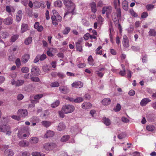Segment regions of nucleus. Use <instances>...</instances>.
<instances>
[{
	"label": "nucleus",
	"mask_w": 156,
	"mask_h": 156,
	"mask_svg": "<svg viewBox=\"0 0 156 156\" xmlns=\"http://www.w3.org/2000/svg\"><path fill=\"white\" fill-rule=\"evenodd\" d=\"M70 30V28L69 27H66L63 31V33L64 34H67L69 32Z\"/></svg>",
	"instance_id": "obj_43"
},
{
	"label": "nucleus",
	"mask_w": 156,
	"mask_h": 156,
	"mask_svg": "<svg viewBox=\"0 0 156 156\" xmlns=\"http://www.w3.org/2000/svg\"><path fill=\"white\" fill-rule=\"evenodd\" d=\"M83 98L82 97H78L74 99V102L76 103H80L83 101Z\"/></svg>",
	"instance_id": "obj_33"
},
{
	"label": "nucleus",
	"mask_w": 156,
	"mask_h": 156,
	"mask_svg": "<svg viewBox=\"0 0 156 156\" xmlns=\"http://www.w3.org/2000/svg\"><path fill=\"white\" fill-rule=\"evenodd\" d=\"M3 23L6 25H10L13 23L12 19L11 17H8L3 20Z\"/></svg>",
	"instance_id": "obj_10"
},
{
	"label": "nucleus",
	"mask_w": 156,
	"mask_h": 156,
	"mask_svg": "<svg viewBox=\"0 0 156 156\" xmlns=\"http://www.w3.org/2000/svg\"><path fill=\"white\" fill-rule=\"evenodd\" d=\"M24 81L22 80H16V86L19 87L22 86L24 83Z\"/></svg>",
	"instance_id": "obj_27"
},
{
	"label": "nucleus",
	"mask_w": 156,
	"mask_h": 156,
	"mask_svg": "<svg viewBox=\"0 0 156 156\" xmlns=\"http://www.w3.org/2000/svg\"><path fill=\"white\" fill-rule=\"evenodd\" d=\"M131 48L133 51H139L140 49V48L138 46H132Z\"/></svg>",
	"instance_id": "obj_47"
},
{
	"label": "nucleus",
	"mask_w": 156,
	"mask_h": 156,
	"mask_svg": "<svg viewBox=\"0 0 156 156\" xmlns=\"http://www.w3.org/2000/svg\"><path fill=\"white\" fill-rule=\"evenodd\" d=\"M121 109V106L120 104H117V105L115 108H114V110L115 112H118Z\"/></svg>",
	"instance_id": "obj_46"
},
{
	"label": "nucleus",
	"mask_w": 156,
	"mask_h": 156,
	"mask_svg": "<svg viewBox=\"0 0 156 156\" xmlns=\"http://www.w3.org/2000/svg\"><path fill=\"white\" fill-rule=\"evenodd\" d=\"M43 96L42 94H37L34 96V99L35 100H39L42 98Z\"/></svg>",
	"instance_id": "obj_52"
},
{
	"label": "nucleus",
	"mask_w": 156,
	"mask_h": 156,
	"mask_svg": "<svg viewBox=\"0 0 156 156\" xmlns=\"http://www.w3.org/2000/svg\"><path fill=\"white\" fill-rule=\"evenodd\" d=\"M122 5L124 9L126 11L128 10V3L127 1L125 0L123 1Z\"/></svg>",
	"instance_id": "obj_25"
},
{
	"label": "nucleus",
	"mask_w": 156,
	"mask_h": 156,
	"mask_svg": "<svg viewBox=\"0 0 156 156\" xmlns=\"http://www.w3.org/2000/svg\"><path fill=\"white\" fill-rule=\"evenodd\" d=\"M148 16V14L147 12H144L141 14V17L142 19L146 18Z\"/></svg>",
	"instance_id": "obj_53"
},
{
	"label": "nucleus",
	"mask_w": 156,
	"mask_h": 156,
	"mask_svg": "<svg viewBox=\"0 0 156 156\" xmlns=\"http://www.w3.org/2000/svg\"><path fill=\"white\" fill-rule=\"evenodd\" d=\"M90 37V34L89 33H87L84 35L83 38L85 40H87Z\"/></svg>",
	"instance_id": "obj_64"
},
{
	"label": "nucleus",
	"mask_w": 156,
	"mask_h": 156,
	"mask_svg": "<svg viewBox=\"0 0 156 156\" xmlns=\"http://www.w3.org/2000/svg\"><path fill=\"white\" fill-rule=\"evenodd\" d=\"M154 5L149 4L146 6V8L148 11H150L152 9L154 8Z\"/></svg>",
	"instance_id": "obj_41"
},
{
	"label": "nucleus",
	"mask_w": 156,
	"mask_h": 156,
	"mask_svg": "<svg viewBox=\"0 0 156 156\" xmlns=\"http://www.w3.org/2000/svg\"><path fill=\"white\" fill-rule=\"evenodd\" d=\"M90 5L91 8L92 12L95 13L97 11L96 5L94 2H92L90 4Z\"/></svg>",
	"instance_id": "obj_20"
},
{
	"label": "nucleus",
	"mask_w": 156,
	"mask_h": 156,
	"mask_svg": "<svg viewBox=\"0 0 156 156\" xmlns=\"http://www.w3.org/2000/svg\"><path fill=\"white\" fill-rule=\"evenodd\" d=\"M55 146L56 144L54 143H48L44 145V147L46 149L49 150L55 147Z\"/></svg>",
	"instance_id": "obj_11"
},
{
	"label": "nucleus",
	"mask_w": 156,
	"mask_h": 156,
	"mask_svg": "<svg viewBox=\"0 0 156 156\" xmlns=\"http://www.w3.org/2000/svg\"><path fill=\"white\" fill-rule=\"evenodd\" d=\"M31 72L34 76H37L40 73V71L37 66L33 67L31 69Z\"/></svg>",
	"instance_id": "obj_5"
},
{
	"label": "nucleus",
	"mask_w": 156,
	"mask_h": 156,
	"mask_svg": "<svg viewBox=\"0 0 156 156\" xmlns=\"http://www.w3.org/2000/svg\"><path fill=\"white\" fill-rule=\"evenodd\" d=\"M4 154L5 156H13L14 152L11 149H7L4 151Z\"/></svg>",
	"instance_id": "obj_16"
},
{
	"label": "nucleus",
	"mask_w": 156,
	"mask_h": 156,
	"mask_svg": "<svg viewBox=\"0 0 156 156\" xmlns=\"http://www.w3.org/2000/svg\"><path fill=\"white\" fill-rule=\"evenodd\" d=\"M40 57H39V55H37L34 59V63H36L38 62L39 60H40Z\"/></svg>",
	"instance_id": "obj_58"
},
{
	"label": "nucleus",
	"mask_w": 156,
	"mask_h": 156,
	"mask_svg": "<svg viewBox=\"0 0 156 156\" xmlns=\"http://www.w3.org/2000/svg\"><path fill=\"white\" fill-rule=\"evenodd\" d=\"M9 126L8 125H2L0 126V132L5 133L9 129Z\"/></svg>",
	"instance_id": "obj_14"
},
{
	"label": "nucleus",
	"mask_w": 156,
	"mask_h": 156,
	"mask_svg": "<svg viewBox=\"0 0 156 156\" xmlns=\"http://www.w3.org/2000/svg\"><path fill=\"white\" fill-rule=\"evenodd\" d=\"M32 41V38L31 37H28L26 38L25 41V43L26 45H28L30 44Z\"/></svg>",
	"instance_id": "obj_32"
},
{
	"label": "nucleus",
	"mask_w": 156,
	"mask_h": 156,
	"mask_svg": "<svg viewBox=\"0 0 156 156\" xmlns=\"http://www.w3.org/2000/svg\"><path fill=\"white\" fill-rule=\"evenodd\" d=\"M54 135V132L51 130H48L44 136L46 138L52 137Z\"/></svg>",
	"instance_id": "obj_18"
},
{
	"label": "nucleus",
	"mask_w": 156,
	"mask_h": 156,
	"mask_svg": "<svg viewBox=\"0 0 156 156\" xmlns=\"http://www.w3.org/2000/svg\"><path fill=\"white\" fill-rule=\"evenodd\" d=\"M50 85L51 87H54L59 86V84L58 82H55L51 83Z\"/></svg>",
	"instance_id": "obj_38"
},
{
	"label": "nucleus",
	"mask_w": 156,
	"mask_h": 156,
	"mask_svg": "<svg viewBox=\"0 0 156 156\" xmlns=\"http://www.w3.org/2000/svg\"><path fill=\"white\" fill-rule=\"evenodd\" d=\"M42 124L46 127H48L51 124V122L48 121H43L41 122Z\"/></svg>",
	"instance_id": "obj_24"
},
{
	"label": "nucleus",
	"mask_w": 156,
	"mask_h": 156,
	"mask_svg": "<svg viewBox=\"0 0 156 156\" xmlns=\"http://www.w3.org/2000/svg\"><path fill=\"white\" fill-rule=\"evenodd\" d=\"M39 57H40V60L43 61L46 58L47 56L45 54H43L41 55H39Z\"/></svg>",
	"instance_id": "obj_51"
},
{
	"label": "nucleus",
	"mask_w": 156,
	"mask_h": 156,
	"mask_svg": "<svg viewBox=\"0 0 156 156\" xmlns=\"http://www.w3.org/2000/svg\"><path fill=\"white\" fill-rule=\"evenodd\" d=\"M118 2L116 1H115L114 2V5L115 9H116V15L117 18L120 19L121 14L120 8V1L119 0H117Z\"/></svg>",
	"instance_id": "obj_4"
},
{
	"label": "nucleus",
	"mask_w": 156,
	"mask_h": 156,
	"mask_svg": "<svg viewBox=\"0 0 156 156\" xmlns=\"http://www.w3.org/2000/svg\"><path fill=\"white\" fill-rule=\"evenodd\" d=\"M88 61L89 64L90 65H93V60L92 56L90 55L89 56L88 58Z\"/></svg>",
	"instance_id": "obj_44"
},
{
	"label": "nucleus",
	"mask_w": 156,
	"mask_h": 156,
	"mask_svg": "<svg viewBox=\"0 0 156 156\" xmlns=\"http://www.w3.org/2000/svg\"><path fill=\"white\" fill-rule=\"evenodd\" d=\"M122 120L123 122L126 123H127L129 122V120L125 117H122Z\"/></svg>",
	"instance_id": "obj_62"
},
{
	"label": "nucleus",
	"mask_w": 156,
	"mask_h": 156,
	"mask_svg": "<svg viewBox=\"0 0 156 156\" xmlns=\"http://www.w3.org/2000/svg\"><path fill=\"white\" fill-rule=\"evenodd\" d=\"M96 72L98 76L100 77H102L104 74V73H102L98 71H96Z\"/></svg>",
	"instance_id": "obj_50"
},
{
	"label": "nucleus",
	"mask_w": 156,
	"mask_h": 156,
	"mask_svg": "<svg viewBox=\"0 0 156 156\" xmlns=\"http://www.w3.org/2000/svg\"><path fill=\"white\" fill-rule=\"evenodd\" d=\"M38 139L36 137H33L30 139V142L32 144H36L38 142Z\"/></svg>",
	"instance_id": "obj_29"
},
{
	"label": "nucleus",
	"mask_w": 156,
	"mask_h": 156,
	"mask_svg": "<svg viewBox=\"0 0 156 156\" xmlns=\"http://www.w3.org/2000/svg\"><path fill=\"white\" fill-rule=\"evenodd\" d=\"M69 137H70L69 135H64L62 137L61 140L62 142H66L68 140Z\"/></svg>",
	"instance_id": "obj_30"
},
{
	"label": "nucleus",
	"mask_w": 156,
	"mask_h": 156,
	"mask_svg": "<svg viewBox=\"0 0 156 156\" xmlns=\"http://www.w3.org/2000/svg\"><path fill=\"white\" fill-rule=\"evenodd\" d=\"M128 94L130 96H133L135 94V92L133 90H131L129 91Z\"/></svg>",
	"instance_id": "obj_61"
},
{
	"label": "nucleus",
	"mask_w": 156,
	"mask_h": 156,
	"mask_svg": "<svg viewBox=\"0 0 156 156\" xmlns=\"http://www.w3.org/2000/svg\"><path fill=\"white\" fill-rule=\"evenodd\" d=\"M92 106L90 103L89 102H84L83 103L82 107L83 108L87 109L90 108Z\"/></svg>",
	"instance_id": "obj_17"
},
{
	"label": "nucleus",
	"mask_w": 156,
	"mask_h": 156,
	"mask_svg": "<svg viewBox=\"0 0 156 156\" xmlns=\"http://www.w3.org/2000/svg\"><path fill=\"white\" fill-rule=\"evenodd\" d=\"M21 71L23 73H27L29 72V69L28 67H24L22 68Z\"/></svg>",
	"instance_id": "obj_40"
},
{
	"label": "nucleus",
	"mask_w": 156,
	"mask_h": 156,
	"mask_svg": "<svg viewBox=\"0 0 156 156\" xmlns=\"http://www.w3.org/2000/svg\"><path fill=\"white\" fill-rule=\"evenodd\" d=\"M28 29V26L27 24L23 23L21 27V32L23 33L26 32Z\"/></svg>",
	"instance_id": "obj_21"
},
{
	"label": "nucleus",
	"mask_w": 156,
	"mask_h": 156,
	"mask_svg": "<svg viewBox=\"0 0 156 156\" xmlns=\"http://www.w3.org/2000/svg\"><path fill=\"white\" fill-rule=\"evenodd\" d=\"M31 80L34 82H38L40 81L39 78L37 77H32L30 78Z\"/></svg>",
	"instance_id": "obj_49"
},
{
	"label": "nucleus",
	"mask_w": 156,
	"mask_h": 156,
	"mask_svg": "<svg viewBox=\"0 0 156 156\" xmlns=\"http://www.w3.org/2000/svg\"><path fill=\"white\" fill-rule=\"evenodd\" d=\"M102 104L105 106L108 105L111 103V100L108 98H105L101 101Z\"/></svg>",
	"instance_id": "obj_15"
},
{
	"label": "nucleus",
	"mask_w": 156,
	"mask_h": 156,
	"mask_svg": "<svg viewBox=\"0 0 156 156\" xmlns=\"http://www.w3.org/2000/svg\"><path fill=\"white\" fill-rule=\"evenodd\" d=\"M72 86L76 88H80L83 87V83L80 81L74 82L72 84Z\"/></svg>",
	"instance_id": "obj_13"
},
{
	"label": "nucleus",
	"mask_w": 156,
	"mask_h": 156,
	"mask_svg": "<svg viewBox=\"0 0 156 156\" xmlns=\"http://www.w3.org/2000/svg\"><path fill=\"white\" fill-rule=\"evenodd\" d=\"M19 145L20 147H25L28 146L29 144L24 140H21L19 142Z\"/></svg>",
	"instance_id": "obj_23"
},
{
	"label": "nucleus",
	"mask_w": 156,
	"mask_h": 156,
	"mask_svg": "<svg viewBox=\"0 0 156 156\" xmlns=\"http://www.w3.org/2000/svg\"><path fill=\"white\" fill-rule=\"evenodd\" d=\"M30 154L29 152L25 151L22 153V156H30Z\"/></svg>",
	"instance_id": "obj_60"
},
{
	"label": "nucleus",
	"mask_w": 156,
	"mask_h": 156,
	"mask_svg": "<svg viewBox=\"0 0 156 156\" xmlns=\"http://www.w3.org/2000/svg\"><path fill=\"white\" fill-rule=\"evenodd\" d=\"M126 136V134L124 133H122L118 135V137L120 139H122Z\"/></svg>",
	"instance_id": "obj_54"
},
{
	"label": "nucleus",
	"mask_w": 156,
	"mask_h": 156,
	"mask_svg": "<svg viewBox=\"0 0 156 156\" xmlns=\"http://www.w3.org/2000/svg\"><path fill=\"white\" fill-rule=\"evenodd\" d=\"M63 3L68 10H72L70 12L71 14L72 15L74 14L75 6L72 1L71 0H64L63 1Z\"/></svg>",
	"instance_id": "obj_2"
},
{
	"label": "nucleus",
	"mask_w": 156,
	"mask_h": 156,
	"mask_svg": "<svg viewBox=\"0 0 156 156\" xmlns=\"http://www.w3.org/2000/svg\"><path fill=\"white\" fill-rule=\"evenodd\" d=\"M104 122L107 126H108L111 124L110 120L108 118H105L104 120Z\"/></svg>",
	"instance_id": "obj_42"
},
{
	"label": "nucleus",
	"mask_w": 156,
	"mask_h": 156,
	"mask_svg": "<svg viewBox=\"0 0 156 156\" xmlns=\"http://www.w3.org/2000/svg\"><path fill=\"white\" fill-rule=\"evenodd\" d=\"M32 155L33 156H44L45 154L43 153H41L38 152H34L32 153Z\"/></svg>",
	"instance_id": "obj_31"
},
{
	"label": "nucleus",
	"mask_w": 156,
	"mask_h": 156,
	"mask_svg": "<svg viewBox=\"0 0 156 156\" xmlns=\"http://www.w3.org/2000/svg\"><path fill=\"white\" fill-rule=\"evenodd\" d=\"M23 96L22 94H19L17 96V99L18 100L20 101L23 98Z\"/></svg>",
	"instance_id": "obj_59"
},
{
	"label": "nucleus",
	"mask_w": 156,
	"mask_h": 156,
	"mask_svg": "<svg viewBox=\"0 0 156 156\" xmlns=\"http://www.w3.org/2000/svg\"><path fill=\"white\" fill-rule=\"evenodd\" d=\"M147 61V56L146 55H145L142 58V62L143 63H146Z\"/></svg>",
	"instance_id": "obj_55"
},
{
	"label": "nucleus",
	"mask_w": 156,
	"mask_h": 156,
	"mask_svg": "<svg viewBox=\"0 0 156 156\" xmlns=\"http://www.w3.org/2000/svg\"><path fill=\"white\" fill-rule=\"evenodd\" d=\"M59 101H58L57 100L55 102L51 104V106L52 107L54 108L57 107L59 105Z\"/></svg>",
	"instance_id": "obj_39"
},
{
	"label": "nucleus",
	"mask_w": 156,
	"mask_h": 156,
	"mask_svg": "<svg viewBox=\"0 0 156 156\" xmlns=\"http://www.w3.org/2000/svg\"><path fill=\"white\" fill-rule=\"evenodd\" d=\"M34 6H35V7L37 8H39L41 6V5L42 4V3H41L39 2L36 1L34 2Z\"/></svg>",
	"instance_id": "obj_48"
},
{
	"label": "nucleus",
	"mask_w": 156,
	"mask_h": 156,
	"mask_svg": "<svg viewBox=\"0 0 156 156\" xmlns=\"http://www.w3.org/2000/svg\"><path fill=\"white\" fill-rule=\"evenodd\" d=\"M59 90L64 94H67L69 92V89L66 86H62L59 87Z\"/></svg>",
	"instance_id": "obj_8"
},
{
	"label": "nucleus",
	"mask_w": 156,
	"mask_h": 156,
	"mask_svg": "<svg viewBox=\"0 0 156 156\" xmlns=\"http://www.w3.org/2000/svg\"><path fill=\"white\" fill-rule=\"evenodd\" d=\"M151 100L147 98H144L142 99L140 102V105L142 106H145L148 103L151 102Z\"/></svg>",
	"instance_id": "obj_12"
},
{
	"label": "nucleus",
	"mask_w": 156,
	"mask_h": 156,
	"mask_svg": "<svg viewBox=\"0 0 156 156\" xmlns=\"http://www.w3.org/2000/svg\"><path fill=\"white\" fill-rule=\"evenodd\" d=\"M75 109V108L73 105H68L62 107V111L65 114H67L73 112Z\"/></svg>",
	"instance_id": "obj_3"
},
{
	"label": "nucleus",
	"mask_w": 156,
	"mask_h": 156,
	"mask_svg": "<svg viewBox=\"0 0 156 156\" xmlns=\"http://www.w3.org/2000/svg\"><path fill=\"white\" fill-rule=\"evenodd\" d=\"M62 5V2L59 0H57L54 3V5L56 7H61Z\"/></svg>",
	"instance_id": "obj_28"
},
{
	"label": "nucleus",
	"mask_w": 156,
	"mask_h": 156,
	"mask_svg": "<svg viewBox=\"0 0 156 156\" xmlns=\"http://www.w3.org/2000/svg\"><path fill=\"white\" fill-rule=\"evenodd\" d=\"M76 47L77 50L80 52H81L82 51V48L81 44H80L79 42L76 43Z\"/></svg>",
	"instance_id": "obj_26"
},
{
	"label": "nucleus",
	"mask_w": 156,
	"mask_h": 156,
	"mask_svg": "<svg viewBox=\"0 0 156 156\" xmlns=\"http://www.w3.org/2000/svg\"><path fill=\"white\" fill-rule=\"evenodd\" d=\"M156 34V31L154 29H151L149 32V35L151 36H155Z\"/></svg>",
	"instance_id": "obj_37"
},
{
	"label": "nucleus",
	"mask_w": 156,
	"mask_h": 156,
	"mask_svg": "<svg viewBox=\"0 0 156 156\" xmlns=\"http://www.w3.org/2000/svg\"><path fill=\"white\" fill-rule=\"evenodd\" d=\"M18 114L22 117H25L27 115L28 112L26 109H20L18 111Z\"/></svg>",
	"instance_id": "obj_7"
},
{
	"label": "nucleus",
	"mask_w": 156,
	"mask_h": 156,
	"mask_svg": "<svg viewBox=\"0 0 156 156\" xmlns=\"http://www.w3.org/2000/svg\"><path fill=\"white\" fill-rule=\"evenodd\" d=\"M65 126L62 122L59 123L57 129L59 131H61L65 129Z\"/></svg>",
	"instance_id": "obj_22"
},
{
	"label": "nucleus",
	"mask_w": 156,
	"mask_h": 156,
	"mask_svg": "<svg viewBox=\"0 0 156 156\" xmlns=\"http://www.w3.org/2000/svg\"><path fill=\"white\" fill-rule=\"evenodd\" d=\"M19 35H14L12 36L11 38V41L14 42L18 38Z\"/></svg>",
	"instance_id": "obj_35"
},
{
	"label": "nucleus",
	"mask_w": 156,
	"mask_h": 156,
	"mask_svg": "<svg viewBox=\"0 0 156 156\" xmlns=\"http://www.w3.org/2000/svg\"><path fill=\"white\" fill-rule=\"evenodd\" d=\"M43 113V117H46V116H48L49 114V113L48 111H45Z\"/></svg>",
	"instance_id": "obj_63"
},
{
	"label": "nucleus",
	"mask_w": 156,
	"mask_h": 156,
	"mask_svg": "<svg viewBox=\"0 0 156 156\" xmlns=\"http://www.w3.org/2000/svg\"><path fill=\"white\" fill-rule=\"evenodd\" d=\"M146 128L148 131L151 132L153 131L154 129V126L152 125L147 126Z\"/></svg>",
	"instance_id": "obj_36"
},
{
	"label": "nucleus",
	"mask_w": 156,
	"mask_h": 156,
	"mask_svg": "<svg viewBox=\"0 0 156 156\" xmlns=\"http://www.w3.org/2000/svg\"><path fill=\"white\" fill-rule=\"evenodd\" d=\"M53 15H51V19L53 24L54 25L58 24V22H60L62 20V18L58 14L57 12L55 10H52Z\"/></svg>",
	"instance_id": "obj_1"
},
{
	"label": "nucleus",
	"mask_w": 156,
	"mask_h": 156,
	"mask_svg": "<svg viewBox=\"0 0 156 156\" xmlns=\"http://www.w3.org/2000/svg\"><path fill=\"white\" fill-rule=\"evenodd\" d=\"M119 74L122 76H125L126 74V70H120L119 72Z\"/></svg>",
	"instance_id": "obj_57"
},
{
	"label": "nucleus",
	"mask_w": 156,
	"mask_h": 156,
	"mask_svg": "<svg viewBox=\"0 0 156 156\" xmlns=\"http://www.w3.org/2000/svg\"><path fill=\"white\" fill-rule=\"evenodd\" d=\"M30 55L28 54H25L23 55L22 57V60L24 63H26L29 59Z\"/></svg>",
	"instance_id": "obj_19"
},
{
	"label": "nucleus",
	"mask_w": 156,
	"mask_h": 156,
	"mask_svg": "<svg viewBox=\"0 0 156 156\" xmlns=\"http://www.w3.org/2000/svg\"><path fill=\"white\" fill-rule=\"evenodd\" d=\"M28 2V0H21V3L25 6H27Z\"/></svg>",
	"instance_id": "obj_56"
},
{
	"label": "nucleus",
	"mask_w": 156,
	"mask_h": 156,
	"mask_svg": "<svg viewBox=\"0 0 156 156\" xmlns=\"http://www.w3.org/2000/svg\"><path fill=\"white\" fill-rule=\"evenodd\" d=\"M1 34L3 38H6L8 37L9 35V34L8 32H2Z\"/></svg>",
	"instance_id": "obj_34"
},
{
	"label": "nucleus",
	"mask_w": 156,
	"mask_h": 156,
	"mask_svg": "<svg viewBox=\"0 0 156 156\" xmlns=\"http://www.w3.org/2000/svg\"><path fill=\"white\" fill-rule=\"evenodd\" d=\"M111 11V7L110 6L103 7L102 8V13L103 14H104L105 12H106L107 15L110 14Z\"/></svg>",
	"instance_id": "obj_6"
},
{
	"label": "nucleus",
	"mask_w": 156,
	"mask_h": 156,
	"mask_svg": "<svg viewBox=\"0 0 156 156\" xmlns=\"http://www.w3.org/2000/svg\"><path fill=\"white\" fill-rule=\"evenodd\" d=\"M122 44L124 47L128 48L129 46V40L127 37L126 35L123 36L122 40Z\"/></svg>",
	"instance_id": "obj_9"
},
{
	"label": "nucleus",
	"mask_w": 156,
	"mask_h": 156,
	"mask_svg": "<svg viewBox=\"0 0 156 156\" xmlns=\"http://www.w3.org/2000/svg\"><path fill=\"white\" fill-rule=\"evenodd\" d=\"M15 63L17 67H19L21 65L20 60L19 58H17L15 61Z\"/></svg>",
	"instance_id": "obj_45"
}]
</instances>
